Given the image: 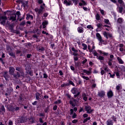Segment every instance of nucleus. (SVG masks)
Segmentation results:
<instances>
[{
	"mask_svg": "<svg viewBox=\"0 0 125 125\" xmlns=\"http://www.w3.org/2000/svg\"><path fill=\"white\" fill-rule=\"evenodd\" d=\"M93 54H94V55L95 56H96L97 59H98V60H104V57L102 56H99L98 55V53H97V52H96V51H94L93 52Z\"/></svg>",
	"mask_w": 125,
	"mask_h": 125,
	"instance_id": "f257e3e1",
	"label": "nucleus"
},
{
	"mask_svg": "<svg viewBox=\"0 0 125 125\" xmlns=\"http://www.w3.org/2000/svg\"><path fill=\"white\" fill-rule=\"evenodd\" d=\"M6 20H7V18L5 16L0 17V21H1V24H2V25H5Z\"/></svg>",
	"mask_w": 125,
	"mask_h": 125,
	"instance_id": "f03ea898",
	"label": "nucleus"
},
{
	"mask_svg": "<svg viewBox=\"0 0 125 125\" xmlns=\"http://www.w3.org/2000/svg\"><path fill=\"white\" fill-rule=\"evenodd\" d=\"M85 110L87 111V114H91L93 112V110L91 109V107L89 105H86L85 106Z\"/></svg>",
	"mask_w": 125,
	"mask_h": 125,
	"instance_id": "7ed1b4c3",
	"label": "nucleus"
},
{
	"mask_svg": "<svg viewBox=\"0 0 125 125\" xmlns=\"http://www.w3.org/2000/svg\"><path fill=\"white\" fill-rule=\"evenodd\" d=\"M103 34L104 35V36L106 38V39H108V38H112V34L109 33H107L106 31L103 32Z\"/></svg>",
	"mask_w": 125,
	"mask_h": 125,
	"instance_id": "20e7f679",
	"label": "nucleus"
},
{
	"mask_svg": "<svg viewBox=\"0 0 125 125\" xmlns=\"http://www.w3.org/2000/svg\"><path fill=\"white\" fill-rule=\"evenodd\" d=\"M15 71V68H14L13 67L11 66L9 67V72L10 75H13V76H14V77H16L15 76V75H14Z\"/></svg>",
	"mask_w": 125,
	"mask_h": 125,
	"instance_id": "39448f33",
	"label": "nucleus"
},
{
	"mask_svg": "<svg viewBox=\"0 0 125 125\" xmlns=\"http://www.w3.org/2000/svg\"><path fill=\"white\" fill-rule=\"evenodd\" d=\"M96 37L97 39L100 42H104V41L102 39V37H101V35L99 33H97L96 34Z\"/></svg>",
	"mask_w": 125,
	"mask_h": 125,
	"instance_id": "423d86ee",
	"label": "nucleus"
},
{
	"mask_svg": "<svg viewBox=\"0 0 125 125\" xmlns=\"http://www.w3.org/2000/svg\"><path fill=\"white\" fill-rule=\"evenodd\" d=\"M91 70H92V68H89L88 70L83 69V73L86 74V75H87L88 76H89V75L91 74Z\"/></svg>",
	"mask_w": 125,
	"mask_h": 125,
	"instance_id": "0eeeda50",
	"label": "nucleus"
},
{
	"mask_svg": "<svg viewBox=\"0 0 125 125\" xmlns=\"http://www.w3.org/2000/svg\"><path fill=\"white\" fill-rule=\"evenodd\" d=\"M119 32L121 35L124 33V32H125V26H121L119 28Z\"/></svg>",
	"mask_w": 125,
	"mask_h": 125,
	"instance_id": "6e6552de",
	"label": "nucleus"
},
{
	"mask_svg": "<svg viewBox=\"0 0 125 125\" xmlns=\"http://www.w3.org/2000/svg\"><path fill=\"white\" fill-rule=\"evenodd\" d=\"M35 10L38 15H40V14H42V12H43V10L42 9H39L38 8H35Z\"/></svg>",
	"mask_w": 125,
	"mask_h": 125,
	"instance_id": "1a4fd4ad",
	"label": "nucleus"
},
{
	"mask_svg": "<svg viewBox=\"0 0 125 125\" xmlns=\"http://www.w3.org/2000/svg\"><path fill=\"white\" fill-rule=\"evenodd\" d=\"M64 3L67 6L69 5H72V1L69 0H65L64 1Z\"/></svg>",
	"mask_w": 125,
	"mask_h": 125,
	"instance_id": "9d476101",
	"label": "nucleus"
},
{
	"mask_svg": "<svg viewBox=\"0 0 125 125\" xmlns=\"http://www.w3.org/2000/svg\"><path fill=\"white\" fill-rule=\"evenodd\" d=\"M98 94L100 97H104L105 96V92L104 91H101L98 92Z\"/></svg>",
	"mask_w": 125,
	"mask_h": 125,
	"instance_id": "9b49d317",
	"label": "nucleus"
},
{
	"mask_svg": "<svg viewBox=\"0 0 125 125\" xmlns=\"http://www.w3.org/2000/svg\"><path fill=\"white\" fill-rule=\"evenodd\" d=\"M16 14L13 15L10 18H8L9 20H12V21H15V20H16Z\"/></svg>",
	"mask_w": 125,
	"mask_h": 125,
	"instance_id": "f8f14e48",
	"label": "nucleus"
},
{
	"mask_svg": "<svg viewBox=\"0 0 125 125\" xmlns=\"http://www.w3.org/2000/svg\"><path fill=\"white\" fill-rule=\"evenodd\" d=\"M107 96L109 98H111V97H113V92L112 90H109L107 93Z\"/></svg>",
	"mask_w": 125,
	"mask_h": 125,
	"instance_id": "ddd939ff",
	"label": "nucleus"
},
{
	"mask_svg": "<svg viewBox=\"0 0 125 125\" xmlns=\"http://www.w3.org/2000/svg\"><path fill=\"white\" fill-rule=\"evenodd\" d=\"M77 31L78 32V33L82 34V33H83V28L82 27H79L77 28Z\"/></svg>",
	"mask_w": 125,
	"mask_h": 125,
	"instance_id": "4468645a",
	"label": "nucleus"
},
{
	"mask_svg": "<svg viewBox=\"0 0 125 125\" xmlns=\"http://www.w3.org/2000/svg\"><path fill=\"white\" fill-rule=\"evenodd\" d=\"M71 92L72 93H73V94H76L78 93V89L76 88H73L71 90Z\"/></svg>",
	"mask_w": 125,
	"mask_h": 125,
	"instance_id": "2eb2a0df",
	"label": "nucleus"
},
{
	"mask_svg": "<svg viewBox=\"0 0 125 125\" xmlns=\"http://www.w3.org/2000/svg\"><path fill=\"white\" fill-rule=\"evenodd\" d=\"M82 2H80L79 3V5L80 6H82L83 5H86V4H87V3H86V2H85L84 0H81Z\"/></svg>",
	"mask_w": 125,
	"mask_h": 125,
	"instance_id": "dca6fc26",
	"label": "nucleus"
},
{
	"mask_svg": "<svg viewBox=\"0 0 125 125\" xmlns=\"http://www.w3.org/2000/svg\"><path fill=\"white\" fill-rule=\"evenodd\" d=\"M34 18V17H33V16L31 15H26V19L27 20H29V19H30V20H33V19Z\"/></svg>",
	"mask_w": 125,
	"mask_h": 125,
	"instance_id": "f3484780",
	"label": "nucleus"
},
{
	"mask_svg": "<svg viewBox=\"0 0 125 125\" xmlns=\"http://www.w3.org/2000/svg\"><path fill=\"white\" fill-rule=\"evenodd\" d=\"M47 24H48V21H45L42 22V26L44 29L45 28Z\"/></svg>",
	"mask_w": 125,
	"mask_h": 125,
	"instance_id": "a211bd4d",
	"label": "nucleus"
},
{
	"mask_svg": "<svg viewBox=\"0 0 125 125\" xmlns=\"http://www.w3.org/2000/svg\"><path fill=\"white\" fill-rule=\"evenodd\" d=\"M107 125H113V121L111 120H108L106 122Z\"/></svg>",
	"mask_w": 125,
	"mask_h": 125,
	"instance_id": "6ab92c4d",
	"label": "nucleus"
},
{
	"mask_svg": "<svg viewBox=\"0 0 125 125\" xmlns=\"http://www.w3.org/2000/svg\"><path fill=\"white\" fill-rule=\"evenodd\" d=\"M117 60L119 61L120 64H124V61L119 57L117 58Z\"/></svg>",
	"mask_w": 125,
	"mask_h": 125,
	"instance_id": "aec40b11",
	"label": "nucleus"
},
{
	"mask_svg": "<svg viewBox=\"0 0 125 125\" xmlns=\"http://www.w3.org/2000/svg\"><path fill=\"white\" fill-rule=\"evenodd\" d=\"M82 46L83 47V50H85L87 48V45H86V44H85V43H83L82 44Z\"/></svg>",
	"mask_w": 125,
	"mask_h": 125,
	"instance_id": "412c9836",
	"label": "nucleus"
},
{
	"mask_svg": "<svg viewBox=\"0 0 125 125\" xmlns=\"http://www.w3.org/2000/svg\"><path fill=\"white\" fill-rule=\"evenodd\" d=\"M118 2L122 5V6H125V3L123 1V0H118Z\"/></svg>",
	"mask_w": 125,
	"mask_h": 125,
	"instance_id": "4be33fe9",
	"label": "nucleus"
},
{
	"mask_svg": "<svg viewBox=\"0 0 125 125\" xmlns=\"http://www.w3.org/2000/svg\"><path fill=\"white\" fill-rule=\"evenodd\" d=\"M122 88V85L119 84L117 86H116V89L117 90H120Z\"/></svg>",
	"mask_w": 125,
	"mask_h": 125,
	"instance_id": "5701e85b",
	"label": "nucleus"
},
{
	"mask_svg": "<svg viewBox=\"0 0 125 125\" xmlns=\"http://www.w3.org/2000/svg\"><path fill=\"white\" fill-rule=\"evenodd\" d=\"M90 120V117H87V118L84 119L83 123L84 124L85 123H86L87 121H89Z\"/></svg>",
	"mask_w": 125,
	"mask_h": 125,
	"instance_id": "b1692460",
	"label": "nucleus"
},
{
	"mask_svg": "<svg viewBox=\"0 0 125 125\" xmlns=\"http://www.w3.org/2000/svg\"><path fill=\"white\" fill-rule=\"evenodd\" d=\"M74 3L75 4V5H77L78 3H79V0H72Z\"/></svg>",
	"mask_w": 125,
	"mask_h": 125,
	"instance_id": "393cba45",
	"label": "nucleus"
},
{
	"mask_svg": "<svg viewBox=\"0 0 125 125\" xmlns=\"http://www.w3.org/2000/svg\"><path fill=\"white\" fill-rule=\"evenodd\" d=\"M96 20H100V16H99V14H97L96 15Z\"/></svg>",
	"mask_w": 125,
	"mask_h": 125,
	"instance_id": "a878e982",
	"label": "nucleus"
},
{
	"mask_svg": "<svg viewBox=\"0 0 125 125\" xmlns=\"http://www.w3.org/2000/svg\"><path fill=\"white\" fill-rule=\"evenodd\" d=\"M112 60H113V59H109V61L108 62V64L109 66H112Z\"/></svg>",
	"mask_w": 125,
	"mask_h": 125,
	"instance_id": "bb28decb",
	"label": "nucleus"
},
{
	"mask_svg": "<svg viewBox=\"0 0 125 125\" xmlns=\"http://www.w3.org/2000/svg\"><path fill=\"white\" fill-rule=\"evenodd\" d=\"M87 29H91V30H93V27L91 26V25H89L86 26Z\"/></svg>",
	"mask_w": 125,
	"mask_h": 125,
	"instance_id": "cd10ccee",
	"label": "nucleus"
},
{
	"mask_svg": "<svg viewBox=\"0 0 125 125\" xmlns=\"http://www.w3.org/2000/svg\"><path fill=\"white\" fill-rule=\"evenodd\" d=\"M23 6L24 7H27L28 6V2L27 1H24L23 2Z\"/></svg>",
	"mask_w": 125,
	"mask_h": 125,
	"instance_id": "c85d7f7f",
	"label": "nucleus"
},
{
	"mask_svg": "<svg viewBox=\"0 0 125 125\" xmlns=\"http://www.w3.org/2000/svg\"><path fill=\"white\" fill-rule=\"evenodd\" d=\"M87 62V60H86V59L83 58V61L82 62L83 64H85V63H86Z\"/></svg>",
	"mask_w": 125,
	"mask_h": 125,
	"instance_id": "c756f323",
	"label": "nucleus"
},
{
	"mask_svg": "<svg viewBox=\"0 0 125 125\" xmlns=\"http://www.w3.org/2000/svg\"><path fill=\"white\" fill-rule=\"evenodd\" d=\"M104 22L106 24H108V25H109V24H110V22L109 21V20L105 19V20H104Z\"/></svg>",
	"mask_w": 125,
	"mask_h": 125,
	"instance_id": "7c9ffc66",
	"label": "nucleus"
},
{
	"mask_svg": "<svg viewBox=\"0 0 125 125\" xmlns=\"http://www.w3.org/2000/svg\"><path fill=\"white\" fill-rule=\"evenodd\" d=\"M61 103V100H58L54 103V104H60Z\"/></svg>",
	"mask_w": 125,
	"mask_h": 125,
	"instance_id": "2f4dec72",
	"label": "nucleus"
},
{
	"mask_svg": "<svg viewBox=\"0 0 125 125\" xmlns=\"http://www.w3.org/2000/svg\"><path fill=\"white\" fill-rule=\"evenodd\" d=\"M82 77L83 78V79H84V80H86V81H89V78L87 77H85V76H82Z\"/></svg>",
	"mask_w": 125,
	"mask_h": 125,
	"instance_id": "473e14b6",
	"label": "nucleus"
},
{
	"mask_svg": "<svg viewBox=\"0 0 125 125\" xmlns=\"http://www.w3.org/2000/svg\"><path fill=\"white\" fill-rule=\"evenodd\" d=\"M101 75H102V76H103V75H104V74H105V71H104V70L102 69V68H101Z\"/></svg>",
	"mask_w": 125,
	"mask_h": 125,
	"instance_id": "72a5a7b5",
	"label": "nucleus"
},
{
	"mask_svg": "<svg viewBox=\"0 0 125 125\" xmlns=\"http://www.w3.org/2000/svg\"><path fill=\"white\" fill-rule=\"evenodd\" d=\"M96 26L98 27V28H100L101 27H102V23H99L97 24Z\"/></svg>",
	"mask_w": 125,
	"mask_h": 125,
	"instance_id": "f704fd0d",
	"label": "nucleus"
},
{
	"mask_svg": "<svg viewBox=\"0 0 125 125\" xmlns=\"http://www.w3.org/2000/svg\"><path fill=\"white\" fill-rule=\"evenodd\" d=\"M97 52H98V53H100V55H102V54H103L104 51H101L100 50H98L97 51Z\"/></svg>",
	"mask_w": 125,
	"mask_h": 125,
	"instance_id": "c9c22d12",
	"label": "nucleus"
},
{
	"mask_svg": "<svg viewBox=\"0 0 125 125\" xmlns=\"http://www.w3.org/2000/svg\"><path fill=\"white\" fill-rule=\"evenodd\" d=\"M69 84H71V85L75 86V84L74 83V82H73L72 81H69Z\"/></svg>",
	"mask_w": 125,
	"mask_h": 125,
	"instance_id": "e433bc0d",
	"label": "nucleus"
},
{
	"mask_svg": "<svg viewBox=\"0 0 125 125\" xmlns=\"http://www.w3.org/2000/svg\"><path fill=\"white\" fill-rule=\"evenodd\" d=\"M119 11L120 13H123V7H119Z\"/></svg>",
	"mask_w": 125,
	"mask_h": 125,
	"instance_id": "4c0bfd02",
	"label": "nucleus"
},
{
	"mask_svg": "<svg viewBox=\"0 0 125 125\" xmlns=\"http://www.w3.org/2000/svg\"><path fill=\"white\" fill-rule=\"evenodd\" d=\"M118 23H122L123 22V19L122 18H119L118 20Z\"/></svg>",
	"mask_w": 125,
	"mask_h": 125,
	"instance_id": "58836bf2",
	"label": "nucleus"
},
{
	"mask_svg": "<svg viewBox=\"0 0 125 125\" xmlns=\"http://www.w3.org/2000/svg\"><path fill=\"white\" fill-rule=\"evenodd\" d=\"M103 54L104 56H108L109 53H106V52L104 51Z\"/></svg>",
	"mask_w": 125,
	"mask_h": 125,
	"instance_id": "ea45409f",
	"label": "nucleus"
},
{
	"mask_svg": "<svg viewBox=\"0 0 125 125\" xmlns=\"http://www.w3.org/2000/svg\"><path fill=\"white\" fill-rule=\"evenodd\" d=\"M45 5V4L43 3L42 5H41V9H42V10H43L44 9V6Z\"/></svg>",
	"mask_w": 125,
	"mask_h": 125,
	"instance_id": "a19ab883",
	"label": "nucleus"
},
{
	"mask_svg": "<svg viewBox=\"0 0 125 125\" xmlns=\"http://www.w3.org/2000/svg\"><path fill=\"white\" fill-rule=\"evenodd\" d=\"M100 11L101 14H102V15H104V10L100 9Z\"/></svg>",
	"mask_w": 125,
	"mask_h": 125,
	"instance_id": "79ce46f5",
	"label": "nucleus"
},
{
	"mask_svg": "<svg viewBox=\"0 0 125 125\" xmlns=\"http://www.w3.org/2000/svg\"><path fill=\"white\" fill-rule=\"evenodd\" d=\"M88 49L89 50V52H92V49H91L90 45L88 46Z\"/></svg>",
	"mask_w": 125,
	"mask_h": 125,
	"instance_id": "37998d69",
	"label": "nucleus"
},
{
	"mask_svg": "<svg viewBox=\"0 0 125 125\" xmlns=\"http://www.w3.org/2000/svg\"><path fill=\"white\" fill-rule=\"evenodd\" d=\"M40 94L39 93H37L36 94V99H37V100H39V99H40Z\"/></svg>",
	"mask_w": 125,
	"mask_h": 125,
	"instance_id": "c03bdc74",
	"label": "nucleus"
},
{
	"mask_svg": "<svg viewBox=\"0 0 125 125\" xmlns=\"http://www.w3.org/2000/svg\"><path fill=\"white\" fill-rule=\"evenodd\" d=\"M79 58L77 56H74V61H78Z\"/></svg>",
	"mask_w": 125,
	"mask_h": 125,
	"instance_id": "a18cd8bd",
	"label": "nucleus"
},
{
	"mask_svg": "<svg viewBox=\"0 0 125 125\" xmlns=\"http://www.w3.org/2000/svg\"><path fill=\"white\" fill-rule=\"evenodd\" d=\"M77 117V114H76V113H74L73 115L72 116V118L73 119H76V118Z\"/></svg>",
	"mask_w": 125,
	"mask_h": 125,
	"instance_id": "49530a36",
	"label": "nucleus"
},
{
	"mask_svg": "<svg viewBox=\"0 0 125 125\" xmlns=\"http://www.w3.org/2000/svg\"><path fill=\"white\" fill-rule=\"evenodd\" d=\"M83 118H87L88 117V115L87 114H84L83 115Z\"/></svg>",
	"mask_w": 125,
	"mask_h": 125,
	"instance_id": "de8ad7c7",
	"label": "nucleus"
},
{
	"mask_svg": "<svg viewBox=\"0 0 125 125\" xmlns=\"http://www.w3.org/2000/svg\"><path fill=\"white\" fill-rule=\"evenodd\" d=\"M71 50H72V51H74V52H77L78 51V50H75V48H74V47L71 48Z\"/></svg>",
	"mask_w": 125,
	"mask_h": 125,
	"instance_id": "09e8293b",
	"label": "nucleus"
},
{
	"mask_svg": "<svg viewBox=\"0 0 125 125\" xmlns=\"http://www.w3.org/2000/svg\"><path fill=\"white\" fill-rule=\"evenodd\" d=\"M95 49V46H94V44H93L92 49H92V52H93L94 51H93V49Z\"/></svg>",
	"mask_w": 125,
	"mask_h": 125,
	"instance_id": "8fccbe9b",
	"label": "nucleus"
},
{
	"mask_svg": "<svg viewBox=\"0 0 125 125\" xmlns=\"http://www.w3.org/2000/svg\"><path fill=\"white\" fill-rule=\"evenodd\" d=\"M80 92H77V93L76 94V95H74V97L76 98V97H77V96H79V95H80Z\"/></svg>",
	"mask_w": 125,
	"mask_h": 125,
	"instance_id": "3c124183",
	"label": "nucleus"
},
{
	"mask_svg": "<svg viewBox=\"0 0 125 125\" xmlns=\"http://www.w3.org/2000/svg\"><path fill=\"white\" fill-rule=\"evenodd\" d=\"M112 119H113L114 122H116V121H117V120H116V119H117V118H116V117H115V116H112Z\"/></svg>",
	"mask_w": 125,
	"mask_h": 125,
	"instance_id": "603ef678",
	"label": "nucleus"
},
{
	"mask_svg": "<svg viewBox=\"0 0 125 125\" xmlns=\"http://www.w3.org/2000/svg\"><path fill=\"white\" fill-rule=\"evenodd\" d=\"M79 52H80L81 55H82V56H84L85 54L84 53L81 52V51H80V50H79Z\"/></svg>",
	"mask_w": 125,
	"mask_h": 125,
	"instance_id": "864d4df0",
	"label": "nucleus"
},
{
	"mask_svg": "<svg viewBox=\"0 0 125 125\" xmlns=\"http://www.w3.org/2000/svg\"><path fill=\"white\" fill-rule=\"evenodd\" d=\"M117 78H118V79H120V73H119V72H117L116 74Z\"/></svg>",
	"mask_w": 125,
	"mask_h": 125,
	"instance_id": "5fc2aeb1",
	"label": "nucleus"
},
{
	"mask_svg": "<svg viewBox=\"0 0 125 125\" xmlns=\"http://www.w3.org/2000/svg\"><path fill=\"white\" fill-rule=\"evenodd\" d=\"M104 71H106V72L109 71V68H108V67L106 66L104 68Z\"/></svg>",
	"mask_w": 125,
	"mask_h": 125,
	"instance_id": "6e6d98bb",
	"label": "nucleus"
},
{
	"mask_svg": "<svg viewBox=\"0 0 125 125\" xmlns=\"http://www.w3.org/2000/svg\"><path fill=\"white\" fill-rule=\"evenodd\" d=\"M53 110H54V111H56V110H57V105H55L53 107Z\"/></svg>",
	"mask_w": 125,
	"mask_h": 125,
	"instance_id": "4d7b16f0",
	"label": "nucleus"
},
{
	"mask_svg": "<svg viewBox=\"0 0 125 125\" xmlns=\"http://www.w3.org/2000/svg\"><path fill=\"white\" fill-rule=\"evenodd\" d=\"M73 124H76V123H78V120H74L72 121Z\"/></svg>",
	"mask_w": 125,
	"mask_h": 125,
	"instance_id": "13d9d810",
	"label": "nucleus"
},
{
	"mask_svg": "<svg viewBox=\"0 0 125 125\" xmlns=\"http://www.w3.org/2000/svg\"><path fill=\"white\" fill-rule=\"evenodd\" d=\"M70 68H71V70H72V71H75V67H74V66H70Z\"/></svg>",
	"mask_w": 125,
	"mask_h": 125,
	"instance_id": "bf43d9fd",
	"label": "nucleus"
},
{
	"mask_svg": "<svg viewBox=\"0 0 125 125\" xmlns=\"http://www.w3.org/2000/svg\"><path fill=\"white\" fill-rule=\"evenodd\" d=\"M9 125H13V123L11 120L9 121Z\"/></svg>",
	"mask_w": 125,
	"mask_h": 125,
	"instance_id": "052dcab7",
	"label": "nucleus"
},
{
	"mask_svg": "<svg viewBox=\"0 0 125 125\" xmlns=\"http://www.w3.org/2000/svg\"><path fill=\"white\" fill-rule=\"evenodd\" d=\"M9 55H10V56H14V54L13 53L9 52Z\"/></svg>",
	"mask_w": 125,
	"mask_h": 125,
	"instance_id": "680f3d73",
	"label": "nucleus"
},
{
	"mask_svg": "<svg viewBox=\"0 0 125 125\" xmlns=\"http://www.w3.org/2000/svg\"><path fill=\"white\" fill-rule=\"evenodd\" d=\"M48 15V14L47 13H45L43 14L44 17H47Z\"/></svg>",
	"mask_w": 125,
	"mask_h": 125,
	"instance_id": "e2e57ef3",
	"label": "nucleus"
},
{
	"mask_svg": "<svg viewBox=\"0 0 125 125\" xmlns=\"http://www.w3.org/2000/svg\"><path fill=\"white\" fill-rule=\"evenodd\" d=\"M83 99L84 101H86L87 100V98L86 96L83 97Z\"/></svg>",
	"mask_w": 125,
	"mask_h": 125,
	"instance_id": "0e129e2a",
	"label": "nucleus"
},
{
	"mask_svg": "<svg viewBox=\"0 0 125 125\" xmlns=\"http://www.w3.org/2000/svg\"><path fill=\"white\" fill-rule=\"evenodd\" d=\"M73 55H74V56H78V54L77 52H74V53H73Z\"/></svg>",
	"mask_w": 125,
	"mask_h": 125,
	"instance_id": "69168bd1",
	"label": "nucleus"
},
{
	"mask_svg": "<svg viewBox=\"0 0 125 125\" xmlns=\"http://www.w3.org/2000/svg\"><path fill=\"white\" fill-rule=\"evenodd\" d=\"M119 50H120V51H121V52L124 51V48H120Z\"/></svg>",
	"mask_w": 125,
	"mask_h": 125,
	"instance_id": "338daca9",
	"label": "nucleus"
},
{
	"mask_svg": "<svg viewBox=\"0 0 125 125\" xmlns=\"http://www.w3.org/2000/svg\"><path fill=\"white\" fill-rule=\"evenodd\" d=\"M17 14L18 15V17H19V16H20V12H17Z\"/></svg>",
	"mask_w": 125,
	"mask_h": 125,
	"instance_id": "774afa93",
	"label": "nucleus"
}]
</instances>
